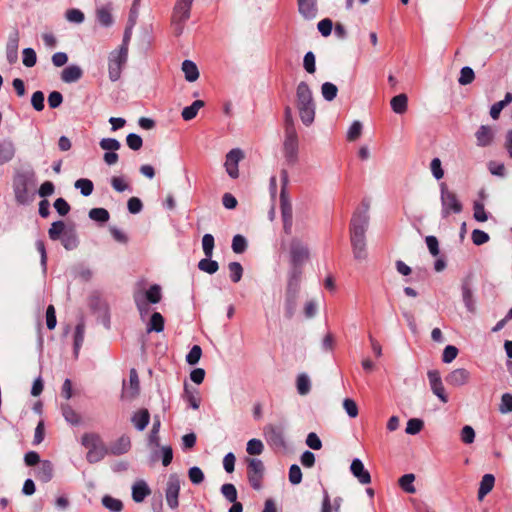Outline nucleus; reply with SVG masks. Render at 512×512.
<instances>
[{
    "label": "nucleus",
    "instance_id": "1",
    "mask_svg": "<svg viewBox=\"0 0 512 512\" xmlns=\"http://www.w3.org/2000/svg\"><path fill=\"white\" fill-rule=\"evenodd\" d=\"M296 106L302 123L310 126L315 119V102L309 85L304 81L296 88Z\"/></svg>",
    "mask_w": 512,
    "mask_h": 512
},
{
    "label": "nucleus",
    "instance_id": "28",
    "mask_svg": "<svg viewBox=\"0 0 512 512\" xmlns=\"http://www.w3.org/2000/svg\"><path fill=\"white\" fill-rule=\"evenodd\" d=\"M83 76V71L78 65H69L61 72V80L65 83H73Z\"/></svg>",
    "mask_w": 512,
    "mask_h": 512
},
{
    "label": "nucleus",
    "instance_id": "49",
    "mask_svg": "<svg viewBox=\"0 0 512 512\" xmlns=\"http://www.w3.org/2000/svg\"><path fill=\"white\" fill-rule=\"evenodd\" d=\"M338 88L331 82H325L321 86V93L326 101H332L336 98Z\"/></svg>",
    "mask_w": 512,
    "mask_h": 512
},
{
    "label": "nucleus",
    "instance_id": "15",
    "mask_svg": "<svg viewBox=\"0 0 512 512\" xmlns=\"http://www.w3.org/2000/svg\"><path fill=\"white\" fill-rule=\"evenodd\" d=\"M243 156V152L238 148L232 149L226 155L225 168L228 175L233 179L239 176L238 163Z\"/></svg>",
    "mask_w": 512,
    "mask_h": 512
},
{
    "label": "nucleus",
    "instance_id": "64",
    "mask_svg": "<svg viewBox=\"0 0 512 512\" xmlns=\"http://www.w3.org/2000/svg\"><path fill=\"white\" fill-rule=\"evenodd\" d=\"M499 411L504 414L512 412V394L505 393L502 395Z\"/></svg>",
    "mask_w": 512,
    "mask_h": 512
},
{
    "label": "nucleus",
    "instance_id": "27",
    "mask_svg": "<svg viewBox=\"0 0 512 512\" xmlns=\"http://www.w3.org/2000/svg\"><path fill=\"white\" fill-rule=\"evenodd\" d=\"M149 421L150 413L145 408L136 411L131 417L132 424L139 431H143L148 426Z\"/></svg>",
    "mask_w": 512,
    "mask_h": 512
},
{
    "label": "nucleus",
    "instance_id": "20",
    "mask_svg": "<svg viewBox=\"0 0 512 512\" xmlns=\"http://www.w3.org/2000/svg\"><path fill=\"white\" fill-rule=\"evenodd\" d=\"M298 11L306 20L316 18L318 13L317 0H297Z\"/></svg>",
    "mask_w": 512,
    "mask_h": 512
},
{
    "label": "nucleus",
    "instance_id": "3",
    "mask_svg": "<svg viewBox=\"0 0 512 512\" xmlns=\"http://www.w3.org/2000/svg\"><path fill=\"white\" fill-rule=\"evenodd\" d=\"M281 180L283 182V186H285L288 182V173L286 170H282ZM280 208H281V217H282V221H283V230L286 234L289 235L292 233L293 211H292V205L285 194L284 187H282L281 194H280Z\"/></svg>",
    "mask_w": 512,
    "mask_h": 512
},
{
    "label": "nucleus",
    "instance_id": "48",
    "mask_svg": "<svg viewBox=\"0 0 512 512\" xmlns=\"http://www.w3.org/2000/svg\"><path fill=\"white\" fill-rule=\"evenodd\" d=\"M89 218L96 222L106 223L110 218V214L105 208H92L89 211Z\"/></svg>",
    "mask_w": 512,
    "mask_h": 512
},
{
    "label": "nucleus",
    "instance_id": "56",
    "mask_svg": "<svg viewBox=\"0 0 512 512\" xmlns=\"http://www.w3.org/2000/svg\"><path fill=\"white\" fill-rule=\"evenodd\" d=\"M221 493L228 502L233 503L237 501V490L233 484H223L221 487Z\"/></svg>",
    "mask_w": 512,
    "mask_h": 512
},
{
    "label": "nucleus",
    "instance_id": "5",
    "mask_svg": "<svg viewBox=\"0 0 512 512\" xmlns=\"http://www.w3.org/2000/svg\"><path fill=\"white\" fill-rule=\"evenodd\" d=\"M370 204L368 201H362L361 208L357 209L350 222V235H365L369 224Z\"/></svg>",
    "mask_w": 512,
    "mask_h": 512
},
{
    "label": "nucleus",
    "instance_id": "46",
    "mask_svg": "<svg viewBox=\"0 0 512 512\" xmlns=\"http://www.w3.org/2000/svg\"><path fill=\"white\" fill-rule=\"evenodd\" d=\"M102 505L111 512H121L123 509L122 501L109 495L102 498Z\"/></svg>",
    "mask_w": 512,
    "mask_h": 512
},
{
    "label": "nucleus",
    "instance_id": "13",
    "mask_svg": "<svg viewBox=\"0 0 512 512\" xmlns=\"http://www.w3.org/2000/svg\"><path fill=\"white\" fill-rule=\"evenodd\" d=\"M140 392V382L136 369L132 368L129 373V384L123 381V389L121 397L123 399L132 400L138 396Z\"/></svg>",
    "mask_w": 512,
    "mask_h": 512
},
{
    "label": "nucleus",
    "instance_id": "11",
    "mask_svg": "<svg viewBox=\"0 0 512 512\" xmlns=\"http://www.w3.org/2000/svg\"><path fill=\"white\" fill-rule=\"evenodd\" d=\"M264 474V465L260 459H248V480L251 487L260 490L262 487V479Z\"/></svg>",
    "mask_w": 512,
    "mask_h": 512
},
{
    "label": "nucleus",
    "instance_id": "41",
    "mask_svg": "<svg viewBox=\"0 0 512 512\" xmlns=\"http://www.w3.org/2000/svg\"><path fill=\"white\" fill-rule=\"evenodd\" d=\"M67 229L68 228L63 221H55L51 224L48 230L49 238L53 241L59 240Z\"/></svg>",
    "mask_w": 512,
    "mask_h": 512
},
{
    "label": "nucleus",
    "instance_id": "2",
    "mask_svg": "<svg viewBox=\"0 0 512 512\" xmlns=\"http://www.w3.org/2000/svg\"><path fill=\"white\" fill-rule=\"evenodd\" d=\"M440 200L442 218H447L451 213L459 214L463 210V205L456 193L449 190L444 182L440 184Z\"/></svg>",
    "mask_w": 512,
    "mask_h": 512
},
{
    "label": "nucleus",
    "instance_id": "53",
    "mask_svg": "<svg viewBox=\"0 0 512 512\" xmlns=\"http://www.w3.org/2000/svg\"><path fill=\"white\" fill-rule=\"evenodd\" d=\"M230 279L233 283H238L243 275V267L239 262H230L228 264Z\"/></svg>",
    "mask_w": 512,
    "mask_h": 512
},
{
    "label": "nucleus",
    "instance_id": "39",
    "mask_svg": "<svg viewBox=\"0 0 512 512\" xmlns=\"http://www.w3.org/2000/svg\"><path fill=\"white\" fill-rule=\"evenodd\" d=\"M297 296L298 293H288L286 292L285 297V317L287 319H291L296 311L297 307Z\"/></svg>",
    "mask_w": 512,
    "mask_h": 512
},
{
    "label": "nucleus",
    "instance_id": "59",
    "mask_svg": "<svg viewBox=\"0 0 512 512\" xmlns=\"http://www.w3.org/2000/svg\"><path fill=\"white\" fill-rule=\"evenodd\" d=\"M475 78V74L472 68L465 66L460 71V77L458 79L459 84L468 85L472 83Z\"/></svg>",
    "mask_w": 512,
    "mask_h": 512
},
{
    "label": "nucleus",
    "instance_id": "50",
    "mask_svg": "<svg viewBox=\"0 0 512 512\" xmlns=\"http://www.w3.org/2000/svg\"><path fill=\"white\" fill-rule=\"evenodd\" d=\"M74 186L75 188L80 189L81 194L85 197L91 195L94 188L93 182L86 178L78 179Z\"/></svg>",
    "mask_w": 512,
    "mask_h": 512
},
{
    "label": "nucleus",
    "instance_id": "42",
    "mask_svg": "<svg viewBox=\"0 0 512 512\" xmlns=\"http://www.w3.org/2000/svg\"><path fill=\"white\" fill-rule=\"evenodd\" d=\"M107 454V449L104 444L97 446L96 448L89 449L86 455V459L89 463H97L101 461Z\"/></svg>",
    "mask_w": 512,
    "mask_h": 512
},
{
    "label": "nucleus",
    "instance_id": "60",
    "mask_svg": "<svg viewBox=\"0 0 512 512\" xmlns=\"http://www.w3.org/2000/svg\"><path fill=\"white\" fill-rule=\"evenodd\" d=\"M247 248V241L242 235H235L232 239V250L234 253L241 254Z\"/></svg>",
    "mask_w": 512,
    "mask_h": 512
},
{
    "label": "nucleus",
    "instance_id": "31",
    "mask_svg": "<svg viewBox=\"0 0 512 512\" xmlns=\"http://www.w3.org/2000/svg\"><path fill=\"white\" fill-rule=\"evenodd\" d=\"M302 267L292 266L289 272V280L286 292L298 293L300 286V279L302 274Z\"/></svg>",
    "mask_w": 512,
    "mask_h": 512
},
{
    "label": "nucleus",
    "instance_id": "44",
    "mask_svg": "<svg viewBox=\"0 0 512 512\" xmlns=\"http://www.w3.org/2000/svg\"><path fill=\"white\" fill-rule=\"evenodd\" d=\"M81 444L89 450L92 448H96L99 445H102L103 442L98 434L85 433L81 438Z\"/></svg>",
    "mask_w": 512,
    "mask_h": 512
},
{
    "label": "nucleus",
    "instance_id": "33",
    "mask_svg": "<svg viewBox=\"0 0 512 512\" xmlns=\"http://www.w3.org/2000/svg\"><path fill=\"white\" fill-rule=\"evenodd\" d=\"M84 336H85V322L84 319L81 318L78 324L75 327L74 332V355L77 358L80 348L83 345L84 342Z\"/></svg>",
    "mask_w": 512,
    "mask_h": 512
},
{
    "label": "nucleus",
    "instance_id": "6",
    "mask_svg": "<svg viewBox=\"0 0 512 512\" xmlns=\"http://www.w3.org/2000/svg\"><path fill=\"white\" fill-rule=\"evenodd\" d=\"M128 48L121 45L120 49L113 51L109 56L108 72L111 81H117L121 76L122 67L127 61Z\"/></svg>",
    "mask_w": 512,
    "mask_h": 512
},
{
    "label": "nucleus",
    "instance_id": "12",
    "mask_svg": "<svg viewBox=\"0 0 512 512\" xmlns=\"http://www.w3.org/2000/svg\"><path fill=\"white\" fill-rule=\"evenodd\" d=\"M263 434L269 445L276 448L285 447L283 427L274 424H267L263 428Z\"/></svg>",
    "mask_w": 512,
    "mask_h": 512
},
{
    "label": "nucleus",
    "instance_id": "45",
    "mask_svg": "<svg viewBox=\"0 0 512 512\" xmlns=\"http://www.w3.org/2000/svg\"><path fill=\"white\" fill-rule=\"evenodd\" d=\"M145 301L151 304H157L162 299L161 287L158 284L150 286L145 293Z\"/></svg>",
    "mask_w": 512,
    "mask_h": 512
},
{
    "label": "nucleus",
    "instance_id": "62",
    "mask_svg": "<svg viewBox=\"0 0 512 512\" xmlns=\"http://www.w3.org/2000/svg\"><path fill=\"white\" fill-rule=\"evenodd\" d=\"M99 145L108 152H115L121 147L120 142L115 138H103Z\"/></svg>",
    "mask_w": 512,
    "mask_h": 512
},
{
    "label": "nucleus",
    "instance_id": "10",
    "mask_svg": "<svg viewBox=\"0 0 512 512\" xmlns=\"http://www.w3.org/2000/svg\"><path fill=\"white\" fill-rule=\"evenodd\" d=\"M13 192L15 201L19 205H28L33 199L34 195L28 190V183L25 176L21 175L17 177L13 182Z\"/></svg>",
    "mask_w": 512,
    "mask_h": 512
},
{
    "label": "nucleus",
    "instance_id": "51",
    "mask_svg": "<svg viewBox=\"0 0 512 512\" xmlns=\"http://www.w3.org/2000/svg\"><path fill=\"white\" fill-rule=\"evenodd\" d=\"M215 246V240L212 234H205L202 237V249L205 257L211 258Z\"/></svg>",
    "mask_w": 512,
    "mask_h": 512
},
{
    "label": "nucleus",
    "instance_id": "22",
    "mask_svg": "<svg viewBox=\"0 0 512 512\" xmlns=\"http://www.w3.org/2000/svg\"><path fill=\"white\" fill-rule=\"evenodd\" d=\"M462 290V299L464 302V305L470 313H475L476 311V304L473 297V291L471 288L470 280L469 278H466L462 281L461 285Z\"/></svg>",
    "mask_w": 512,
    "mask_h": 512
},
{
    "label": "nucleus",
    "instance_id": "21",
    "mask_svg": "<svg viewBox=\"0 0 512 512\" xmlns=\"http://www.w3.org/2000/svg\"><path fill=\"white\" fill-rule=\"evenodd\" d=\"M354 258L363 260L367 257L365 235H350Z\"/></svg>",
    "mask_w": 512,
    "mask_h": 512
},
{
    "label": "nucleus",
    "instance_id": "19",
    "mask_svg": "<svg viewBox=\"0 0 512 512\" xmlns=\"http://www.w3.org/2000/svg\"><path fill=\"white\" fill-rule=\"evenodd\" d=\"M446 382L454 387L467 384L470 380V372L465 368H458L451 371L445 378Z\"/></svg>",
    "mask_w": 512,
    "mask_h": 512
},
{
    "label": "nucleus",
    "instance_id": "61",
    "mask_svg": "<svg viewBox=\"0 0 512 512\" xmlns=\"http://www.w3.org/2000/svg\"><path fill=\"white\" fill-rule=\"evenodd\" d=\"M23 55V65L31 68L36 64L37 56L36 52L32 48H25L22 52Z\"/></svg>",
    "mask_w": 512,
    "mask_h": 512
},
{
    "label": "nucleus",
    "instance_id": "57",
    "mask_svg": "<svg viewBox=\"0 0 512 512\" xmlns=\"http://www.w3.org/2000/svg\"><path fill=\"white\" fill-rule=\"evenodd\" d=\"M111 186L117 192H124L127 190H131L130 185L127 183L126 179L123 176H113L110 180Z\"/></svg>",
    "mask_w": 512,
    "mask_h": 512
},
{
    "label": "nucleus",
    "instance_id": "47",
    "mask_svg": "<svg viewBox=\"0 0 512 512\" xmlns=\"http://www.w3.org/2000/svg\"><path fill=\"white\" fill-rule=\"evenodd\" d=\"M198 268L208 274H214L218 271L219 265L217 261L206 257L198 262Z\"/></svg>",
    "mask_w": 512,
    "mask_h": 512
},
{
    "label": "nucleus",
    "instance_id": "18",
    "mask_svg": "<svg viewBox=\"0 0 512 512\" xmlns=\"http://www.w3.org/2000/svg\"><path fill=\"white\" fill-rule=\"evenodd\" d=\"M19 32H12L6 43V58L9 64H14L18 60Z\"/></svg>",
    "mask_w": 512,
    "mask_h": 512
},
{
    "label": "nucleus",
    "instance_id": "8",
    "mask_svg": "<svg viewBox=\"0 0 512 512\" xmlns=\"http://www.w3.org/2000/svg\"><path fill=\"white\" fill-rule=\"evenodd\" d=\"M289 252L291 266L302 267L310 256L308 246L299 238L291 240Z\"/></svg>",
    "mask_w": 512,
    "mask_h": 512
},
{
    "label": "nucleus",
    "instance_id": "37",
    "mask_svg": "<svg viewBox=\"0 0 512 512\" xmlns=\"http://www.w3.org/2000/svg\"><path fill=\"white\" fill-rule=\"evenodd\" d=\"M512 102V93L507 92L504 99L494 103L490 109V116L496 120L499 118L501 111Z\"/></svg>",
    "mask_w": 512,
    "mask_h": 512
},
{
    "label": "nucleus",
    "instance_id": "52",
    "mask_svg": "<svg viewBox=\"0 0 512 512\" xmlns=\"http://www.w3.org/2000/svg\"><path fill=\"white\" fill-rule=\"evenodd\" d=\"M97 20L98 22L105 27H109L113 23V18L111 12L106 7H101L97 10Z\"/></svg>",
    "mask_w": 512,
    "mask_h": 512
},
{
    "label": "nucleus",
    "instance_id": "32",
    "mask_svg": "<svg viewBox=\"0 0 512 512\" xmlns=\"http://www.w3.org/2000/svg\"><path fill=\"white\" fill-rule=\"evenodd\" d=\"M495 485V477L492 474H485L479 484L478 500L482 501L484 497L489 494Z\"/></svg>",
    "mask_w": 512,
    "mask_h": 512
},
{
    "label": "nucleus",
    "instance_id": "17",
    "mask_svg": "<svg viewBox=\"0 0 512 512\" xmlns=\"http://www.w3.org/2000/svg\"><path fill=\"white\" fill-rule=\"evenodd\" d=\"M350 471L361 484L366 485L371 483V475L359 458L352 460Z\"/></svg>",
    "mask_w": 512,
    "mask_h": 512
},
{
    "label": "nucleus",
    "instance_id": "25",
    "mask_svg": "<svg viewBox=\"0 0 512 512\" xmlns=\"http://www.w3.org/2000/svg\"><path fill=\"white\" fill-rule=\"evenodd\" d=\"M131 448V440L127 435H122L110 445L109 452L112 455H122L127 453Z\"/></svg>",
    "mask_w": 512,
    "mask_h": 512
},
{
    "label": "nucleus",
    "instance_id": "26",
    "mask_svg": "<svg viewBox=\"0 0 512 512\" xmlns=\"http://www.w3.org/2000/svg\"><path fill=\"white\" fill-rule=\"evenodd\" d=\"M35 477L42 483H48L53 477V465L50 461H42L35 471Z\"/></svg>",
    "mask_w": 512,
    "mask_h": 512
},
{
    "label": "nucleus",
    "instance_id": "14",
    "mask_svg": "<svg viewBox=\"0 0 512 512\" xmlns=\"http://www.w3.org/2000/svg\"><path fill=\"white\" fill-rule=\"evenodd\" d=\"M429 384L434 395L443 403L448 402V396L442 383L440 372L438 370H429L427 373Z\"/></svg>",
    "mask_w": 512,
    "mask_h": 512
},
{
    "label": "nucleus",
    "instance_id": "4",
    "mask_svg": "<svg viewBox=\"0 0 512 512\" xmlns=\"http://www.w3.org/2000/svg\"><path fill=\"white\" fill-rule=\"evenodd\" d=\"M193 1L194 0H176L171 21L177 35L183 32L184 24L190 18Z\"/></svg>",
    "mask_w": 512,
    "mask_h": 512
},
{
    "label": "nucleus",
    "instance_id": "40",
    "mask_svg": "<svg viewBox=\"0 0 512 512\" xmlns=\"http://www.w3.org/2000/svg\"><path fill=\"white\" fill-rule=\"evenodd\" d=\"M414 481L415 475L412 473H408L399 478L398 484L404 492L414 494L416 492V488L413 484Z\"/></svg>",
    "mask_w": 512,
    "mask_h": 512
},
{
    "label": "nucleus",
    "instance_id": "38",
    "mask_svg": "<svg viewBox=\"0 0 512 512\" xmlns=\"http://www.w3.org/2000/svg\"><path fill=\"white\" fill-rule=\"evenodd\" d=\"M164 330V318L159 312H154L151 315L150 321L147 324V332H162Z\"/></svg>",
    "mask_w": 512,
    "mask_h": 512
},
{
    "label": "nucleus",
    "instance_id": "24",
    "mask_svg": "<svg viewBox=\"0 0 512 512\" xmlns=\"http://www.w3.org/2000/svg\"><path fill=\"white\" fill-rule=\"evenodd\" d=\"M151 494V489L144 480H139L132 486V499L136 503H141Z\"/></svg>",
    "mask_w": 512,
    "mask_h": 512
},
{
    "label": "nucleus",
    "instance_id": "55",
    "mask_svg": "<svg viewBox=\"0 0 512 512\" xmlns=\"http://www.w3.org/2000/svg\"><path fill=\"white\" fill-rule=\"evenodd\" d=\"M473 217L478 222H485L488 220V213L485 210L484 204L480 201H475L473 204Z\"/></svg>",
    "mask_w": 512,
    "mask_h": 512
},
{
    "label": "nucleus",
    "instance_id": "34",
    "mask_svg": "<svg viewBox=\"0 0 512 512\" xmlns=\"http://www.w3.org/2000/svg\"><path fill=\"white\" fill-rule=\"evenodd\" d=\"M390 105L392 110L397 114H403L407 111L408 107V97L406 94L402 93L397 96H394L391 101Z\"/></svg>",
    "mask_w": 512,
    "mask_h": 512
},
{
    "label": "nucleus",
    "instance_id": "7",
    "mask_svg": "<svg viewBox=\"0 0 512 512\" xmlns=\"http://www.w3.org/2000/svg\"><path fill=\"white\" fill-rule=\"evenodd\" d=\"M298 135L296 128L285 129V139L283 143L284 157L288 164L293 165L298 159Z\"/></svg>",
    "mask_w": 512,
    "mask_h": 512
},
{
    "label": "nucleus",
    "instance_id": "36",
    "mask_svg": "<svg viewBox=\"0 0 512 512\" xmlns=\"http://www.w3.org/2000/svg\"><path fill=\"white\" fill-rule=\"evenodd\" d=\"M204 101L195 100L190 106L182 110L181 116L185 121H190L197 116L198 111L204 106Z\"/></svg>",
    "mask_w": 512,
    "mask_h": 512
},
{
    "label": "nucleus",
    "instance_id": "43",
    "mask_svg": "<svg viewBox=\"0 0 512 512\" xmlns=\"http://www.w3.org/2000/svg\"><path fill=\"white\" fill-rule=\"evenodd\" d=\"M61 411L63 417L68 423L72 425H78L80 423V416L69 404H62Z\"/></svg>",
    "mask_w": 512,
    "mask_h": 512
},
{
    "label": "nucleus",
    "instance_id": "30",
    "mask_svg": "<svg viewBox=\"0 0 512 512\" xmlns=\"http://www.w3.org/2000/svg\"><path fill=\"white\" fill-rule=\"evenodd\" d=\"M475 136L477 139V145L485 147V146L490 145L491 142L493 141L494 132L490 126L482 125L477 130Z\"/></svg>",
    "mask_w": 512,
    "mask_h": 512
},
{
    "label": "nucleus",
    "instance_id": "23",
    "mask_svg": "<svg viewBox=\"0 0 512 512\" xmlns=\"http://www.w3.org/2000/svg\"><path fill=\"white\" fill-rule=\"evenodd\" d=\"M16 154V147L11 139H4L0 142V166L13 160Z\"/></svg>",
    "mask_w": 512,
    "mask_h": 512
},
{
    "label": "nucleus",
    "instance_id": "9",
    "mask_svg": "<svg viewBox=\"0 0 512 512\" xmlns=\"http://www.w3.org/2000/svg\"><path fill=\"white\" fill-rule=\"evenodd\" d=\"M180 487V477L175 473L170 474L166 484L165 498L168 506L171 509H176L179 506L178 497L180 493Z\"/></svg>",
    "mask_w": 512,
    "mask_h": 512
},
{
    "label": "nucleus",
    "instance_id": "63",
    "mask_svg": "<svg viewBox=\"0 0 512 512\" xmlns=\"http://www.w3.org/2000/svg\"><path fill=\"white\" fill-rule=\"evenodd\" d=\"M264 450L263 443L259 439H251L247 443L246 451L250 455H260Z\"/></svg>",
    "mask_w": 512,
    "mask_h": 512
},
{
    "label": "nucleus",
    "instance_id": "29",
    "mask_svg": "<svg viewBox=\"0 0 512 512\" xmlns=\"http://www.w3.org/2000/svg\"><path fill=\"white\" fill-rule=\"evenodd\" d=\"M60 240L66 250H74L79 245L78 235L74 227H69Z\"/></svg>",
    "mask_w": 512,
    "mask_h": 512
},
{
    "label": "nucleus",
    "instance_id": "16",
    "mask_svg": "<svg viewBox=\"0 0 512 512\" xmlns=\"http://www.w3.org/2000/svg\"><path fill=\"white\" fill-rule=\"evenodd\" d=\"M89 307L99 314L104 316V324L108 328L109 327V316H108V306L105 300L102 299L101 295L98 292H93L89 297Z\"/></svg>",
    "mask_w": 512,
    "mask_h": 512
},
{
    "label": "nucleus",
    "instance_id": "58",
    "mask_svg": "<svg viewBox=\"0 0 512 512\" xmlns=\"http://www.w3.org/2000/svg\"><path fill=\"white\" fill-rule=\"evenodd\" d=\"M424 426V422L418 418H411L407 422L406 433L410 435L418 434Z\"/></svg>",
    "mask_w": 512,
    "mask_h": 512
},
{
    "label": "nucleus",
    "instance_id": "35",
    "mask_svg": "<svg viewBox=\"0 0 512 512\" xmlns=\"http://www.w3.org/2000/svg\"><path fill=\"white\" fill-rule=\"evenodd\" d=\"M182 71L188 82H194L199 77V71L196 64L191 60H184L182 63Z\"/></svg>",
    "mask_w": 512,
    "mask_h": 512
},
{
    "label": "nucleus",
    "instance_id": "54",
    "mask_svg": "<svg viewBox=\"0 0 512 512\" xmlns=\"http://www.w3.org/2000/svg\"><path fill=\"white\" fill-rule=\"evenodd\" d=\"M311 383L306 374H300L297 377V391L300 395H307L310 392Z\"/></svg>",
    "mask_w": 512,
    "mask_h": 512
}]
</instances>
